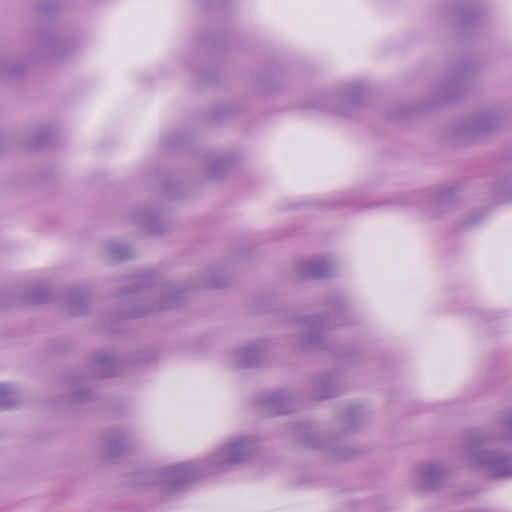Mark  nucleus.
I'll use <instances>...</instances> for the list:
<instances>
[{
  "instance_id": "obj_9",
  "label": "nucleus",
  "mask_w": 512,
  "mask_h": 512,
  "mask_svg": "<svg viewBox=\"0 0 512 512\" xmlns=\"http://www.w3.org/2000/svg\"><path fill=\"white\" fill-rule=\"evenodd\" d=\"M95 375L97 377H109L115 373L116 361L107 354H100L94 359Z\"/></svg>"
},
{
  "instance_id": "obj_1",
  "label": "nucleus",
  "mask_w": 512,
  "mask_h": 512,
  "mask_svg": "<svg viewBox=\"0 0 512 512\" xmlns=\"http://www.w3.org/2000/svg\"><path fill=\"white\" fill-rule=\"evenodd\" d=\"M257 449V441L250 435H235L214 448L204 459L168 465L157 474L156 485L165 495L180 492L190 482L206 475L226 471L250 459Z\"/></svg>"
},
{
  "instance_id": "obj_8",
  "label": "nucleus",
  "mask_w": 512,
  "mask_h": 512,
  "mask_svg": "<svg viewBox=\"0 0 512 512\" xmlns=\"http://www.w3.org/2000/svg\"><path fill=\"white\" fill-rule=\"evenodd\" d=\"M314 387L316 388L314 397L317 399L334 397L338 391V385L336 384L335 379L332 377H324L318 379L314 383Z\"/></svg>"
},
{
  "instance_id": "obj_12",
  "label": "nucleus",
  "mask_w": 512,
  "mask_h": 512,
  "mask_svg": "<svg viewBox=\"0 0 512 512\" xmlns=\"http://www.w3.org/2000/svg\"><path fill=\"white\" fill-rule=\"evenodd\" d=\"M15 400V391L8 384L0 383V406L9 407Z\"/></svg>"
},
{
  "instance_id": "obj_2",
  "label": "nucleus",
  "mask_w": 512,
  "mask_h": 512,
  "mask_svg": "<svg viewBox=\"0 0 512 512\" xmlns=\"http://www.w3.org/2000/svg\"><path fill=\"white\" fill-rule=\"evenodd\" d=\"M495 441L512 443V411L502 416L499 435H474L470 438L461 451L463 462L494 477L512 476V456L487 450L488 445Z\"/></svg>"
},
{
  "instance_id": "obj_10",
  "label": "nucleus",
  "mask_w": 512,
  "mask_h": 512,
  "mask_svg": "<svg viewBox=\"0 0 512 512\" xmlns=\"http://www.w3.org/2000/svg\"><path fill=\"white\" fill-rule=\"evenodd\" d=\"M268 402L270 403L272 411L274 413L285 414L292 411V398L283 392L272 393L269 396Z\"/></svg>"
},
{
  "instance_id": "obj_3",
  "label": "nucleus",
  "mask_w": 512,
  "mask_h": 512,
  "mask_svg": "<svg viewBox=\"0 0 512 512\" xmlns=\"http://www.w3.org/2000/svg\"><path fill=\"white\" fill-rule=\"evenodd\" d=\"M445 469L439 463H423L411 472V481L419 489H431L445 477Z\"/></svg>"
},
{
  "instance_id": "obj_5",
  "label": "nucleus",
  "mask_w": 512,
  "mask_h": 512,
  "mask_svg": "<svg viewBox=\"0 0 512 512\" xmlns=\"http://www.w3.org/2000/svg\"><path fill=\"white\" fill-rule=\"evenodd\" d=\"M333 263L327 258H314L302 261L297 272L303 278H322L332 275Z\"/></svg>"
},
{
  "instance_id": "obj_6",
  "label": "nucleus",
  "mask_w": 512,
  "mask_h": 512,
  "mask_svg": "<svg viewBox=\"0 0 512 512\" xmlns=\"http://www.w3.org/2000/svg\"><path fill=\"white\" fill-rule=\"evenodd\" d=\"M326 326V318L316 317L309 319L304 338L301 340V345L305 348L319 346L320 335Z\"/></svg>"
},
{
  "instance_id": "obj_7",
  "label": "nucleus",
  "mask_w": 512,
  "mask_h": 512,
  "mask_svg": "<svg viewBox=\"0 0 512 512\" xmlns=\"http://www.w3.org/2000/svg\"><path fill=\"white\" fill-rule=\"evenodd\" d=\"M499 124V117L494 112H484L471 124L473 132L480 134L496 128Z\"/></svg>"
},
{
  "instance_id": "obj_4",
  "label": "nucleus",
  "mask_w": 512,
  "mask_h": 512,
  "mask_svg": "<svg viewBox=\"0 0 512 512\" xmlns=\"http://www.w3.org/2000/svg\"><path fill=\"white\" fill-rule=\"evenodd\" d=\"M264 355L262 343H250L229 354L230 363L239 368L257 365Z\"/></svg>"
},
{
  "instance_id": "obj_11",
  "label": "nucleus",
  "mask_w": 512,
  "mask_h": 512,
  "mask_svg": "<svg viewBox=\"0 0 512 512\" xmlns=\"http://www.w3.org/2000/svg\"><path fill=\"white\" fill-rule=\"evenodd\" d=\"M107 252L113 260H123L130 256V248L120 242H111L107 245Z\"/></svg>"
}]
</instances>
